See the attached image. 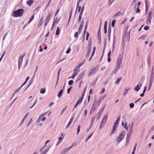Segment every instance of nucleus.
<instances>
[{"mask_svg":"<svg viewBox=\"0 0 154 154\" xmlns=\"http://www.w3.org/2000/svg\"><path fill=\"white\" fill-rule=\"evenodd\" d=\"M87 24H86V25L85 27V29H84V35H83L84 38H83V41H84L85 39V35L86 33V29H87Z\"/></svg>","mask_w":154,"mask_h":154,"instance_id":"obj_22","label":"nucleus"},{"mask_svg":"<svg viewBox=\"0 0 154 154\" xmlns=\"http://www.w3.org/2000/svg\"><path fill=\"white\" fill-rule=\"evenodd\" d=\"M95 72L94 71V69L92 70H91L90 72L89 73L88 75H91L94 74V73H95Z\"/></svg>","mask_w":154,"mask_h":154,"instance_id":"obj_31","label":"nucleus"},{"mask_svg":"<svg viewBox=\"0 0 154 154\" xmlns=\"http://www.w3.org/2000/svg\"><path fill=\"white\" fill-rule=\"evenodd\" d=\"M123 54V53L119 54L118 57L116 61V66L113 71L112 73L116 74L120 69L121 66L122 65Z\"/></svg>","mask_w":154,"mask_h":154,"instance_id":"obj_1","label":"nucleus"},{"mask_svg":"<svg viewBox=\"0 0 154 154\" xmlns=\"http://www.w3.org/2000/svg\"><path fill=\"white\" fill-rule=\"evenodd\" d=\"M151 19L149 18H147V21L146 22V24L147 25H149L150 24L151 22Z\"/></svg>","mask_w":154,"mask_h":154,"instance_id":"obj_30","label":"nucleus"},{"mask_svg":"<svg viewBox=\"0 0 154 154\" xmlns=\"http://www.w3.org/2000/svg\"><path fill=\"white\" fill-rule=\"evenodd\" d=\"M48 22V21L46 20L45 21V23L44 24V26L45 27H46Z\"/></svg>","mask_w":154,"mask_h":154,"instance_id":"obj_53","label":"nucleus"},{"mask_svg":"<svg viewBox=\"0 0 154 154\" xmlns=\"http://www.w3.org/2000/svg\"><path fill=\"white\" fill-rule=\"evenodd\" d=\"M97 82V79H95L91 83V85L93 86H94Z\"/></svg>","mask_w":154,"mask_h":154,"instance_id":"obj_35","label":"nucleus"},{"mask_svg":"<svg viewBox=\"0 0 154 154\" xmlns=\"http://www.w3.org/2000/svg\"><path fill=\"white\" fill-rule=\"evenodd\" d=\"M116 21L115 20H112V26L113 27H114Z\"/></svg>","mask_w":154,"mask_h":154,"instance_id":"obj_46","label":"nucleus"},{"mask_svg":"<svg viewBox=\"0 0 154 154\" xmlns=\"http://www.w3.org/2000/svg\"><path fill=\"white\" fill-rule=\"evenodd\" d=\"M142 86V84L141 82H139V83L134 88V90L137 91H138L140 89Z\"/></svg>","mask_w":154,"mask_h":154,"instance_id":"obj_5","label":"nucleus"},{"mask_svg":"<svg viewBox=\"0 0 154 154\" xmlns=\"http://www.w3.org/2000/svg\"><path fill=\"white\" fill-rule=\"evenodd\" d=\"M106 95H105L104 97H101L98 100L100 102H101L103 100L105 97Z\"/></svg>","mask_w":154,"mask_h":154,"instance_id":"obj_29","label":"nucleus"},{"mask_svg":"<svg viewBox=\"0 0 154 154\" xmlns=\"http://www.w3.org/2000/svg\"><path fill=\"white\" fill-rule=\"evenodd\" d=\"M115 37H114L113 38V45H112V52H113V51L114 50V49H115Z\"/></svg>","mask_w":154,"mask_h":154,"instance_id":"obj_26","label":"nucleus"},{"mask_svg":"<svg viewBox=\"0 0 154 154\" xmlns=\"http://www.w3.org/2000/svg\"><path fill=\"white\" fill-rule=\"evenodd\" d=\"M121 80V78H118L117 81H116V82L115 83V84H118L119 83V82H120V80Z\"/></svg>","mask_w":154,"mask_h":154,"instance_id":"obj_47","label":"nucleus"},{"mask_svg":"<svg viewBox=\"0 0 154 154\" xmlns=\"http://www.w3.org/2000/svg\"><path fill=\"white\" fill-rule=\"evenodd\" d=\"M91 47L90 46V47H88V48L87 51L86 53V57H88L90 54V51L91 50Z\"/></svg>","mask_w":154,"mask_h":154,"instance_id":"obj_13","label":"nucleus"},{"mask_svg":"<svg viewBox=\"0 0 154 154\" xmlns=\"http://www.w3.org/2000/svg\"><path fill=\"white\" fill-rule=\"evenodd\" d=\"M82 28L83 27H82L81 26H79L78 31L79 32V33H81V31L82 29Z\"/></svg>","mask_w":154,"mask_h":154,"instance_id":"obj_45","label":"nucleus"},{"mask_svg":"<svg viewBox=\"0 0 154 154\" xmlns=\"http://www.w3.org/2000/svg\"><path fill=\"white\" fill-rule=\"evenodd\" d=\"M63 92V89L61 90L59 92L57 96L58 97H60L61 95H62Z\"/></svg>","mask_w":154,"mask_h":154,"instance_id":"obj_28","label":"nucleus"},{"mask_svg":"<svg viewBox=\"0 0 154 154\" xmlns=\"http://www.w3.org/2000/svg\"><path fill=\"white\" fill-rule=\"evenodd\" d=\"M129 140H126V143L125 144L126 146H127L128 145Z\"/></svg>","mask_w":154,"mask_h":154,"instance_id":"obj_63","label":"nucleus"},{"mask_svg":"<svg viewBox=\"0 0 154 154\" xmlns=\"http://www.w3.org/2000/svg\"><path fill=\"white\" fill-rule=\"evenodd\" d=\"M82 101V98H81V99H79V100H78L76 103L77 104H80L81 103Z\"/></svg>","mask_w":154,"mask_h":154,"instance_id":"obj_43","label":"nucleus"},{"mask_svg":"<svg viewBox=\"0 0 154 154\" xmlns=\"http://www.w3.org/2000/svg\"><path fill=\"white\" fill-rule=\"evenodd\" d=\"M84 75V73H83L82 74L81 73H80L78 77L77 80L78 81L80 80L81 78Z\"/></svg>","mask_w":154,"mask_h":154,"instance_id":"obj_25","label":"nucleus"},{"mask_svg":"<svg viewBox=\"0 0 154 154\" xmlns=\"http://www.w3.org/2000/svg\"><path fill=\"white\" fill-rule=\"evenodd\" d=\"M84 9V6H83L82 8V10L80 13V14L79 15H82V14H83V11Z\"/></svg>","mask_w":154,"mask_h":154,"instance_id":"obj_44","label":"nucleus"},{"mask_svg":"<svg viewBox=\"0 0 154 154\" xmlns=\"http://www.w3.org/2000/svg\"><path fill=\"white\" fill-rule=\"evenodd\" d=\"M33 3V0H29L26 2V4L29 6H30Z\"/></svg>","mask_w":154,"mask_h":154,"instance_id":"obj_15","label":"nucleus"},{"mask_svg":"<svg viewBox=\"0 0 154 154\" xmlns=\"http://www.w3.org/2000/svg\"><path fill=\"white\" fill-rule=\"evenodd\" d=\"M95 118V116H93L91 119V125H90V127H91L92 126V125L93 124V122L94 121V119Z\"/></svg>","mask_w":154,"mask_h":154,"instance_id":"obj_19","label":"nucleus"},{"mask_svg":"<svg viewBox=\"0 0 154 154\" xmlns=\"http://www.w3.org/2000/svg\"><path fill=\"white\" fill-rule=\"evenodd\" d=\"M152 12H149V16H148V18H149L151 19V18H152Z\"/></svg>","mask_w":154,"mask_h":154,"instance_id":"obj_54","label":"nucleus"},{"mask_svg":"<svg viewBox=\"0 0 154 154\" xmlns=\"http://www.w3.org/2000/svg\"><path fill=\"white\" fill-rule=\"evenodd\" d=\"M117 127V126H116L113 125L112 128L111 130V132L110 135H111L114 133L115 131L116 130Z\"/></svg>","mask_w":154,"mask_h":154,"instance_id":"obj_10","label":"nucleus"},{"mask_svg":"<svg viewBox=\"0 0 154 154\" xmlns=\"http://www.w3.org/2000/svg\"><path fill=\"white\" fill-rule=\"evenodd\" d=\"M122 15V13L121 12H118L116 13L115 15L113 17V18H115L116 17L118 16L121 15Z\"/></svg>","mask_w":154,"mask_h":154,"instance_id":"obj_23","label":"nucleus"},{"mask_svg":"<svg viewBox=\"0 0 154 154\" xmlns=\"http://www.w3.org/2000/svg\"><path fill=\"white\" fill-rule=\"evenodd\" d=\"M125 132L123 131L119 134L117 139V141L118 142H120L124 138L125 135Z\"/></svg>","mask_w":154,"mask_h":154,"instance_id":"obj_3","label":"nucleus"},{"mask_svg":"<svg viewBox=\"0 0 154 154\" xmlns=\"http://www.w3.org/2000/svg\"><path fill=\"white\" fill-rule=\"evenodd\" d=\"M129 106L131 108H132L134 107V104L133 103H131L129 104Z\"/></svg>","mask_w":154,"mask_h":154,"instance_id":"obj_49","label":"nucleus"},{"mask_svg":"<svg viewBox=\"0 0 154 154\" xmlns=\"http://www.w3.org/2000/svg\"><path fill=\"white\" fill-rule=\"evenodd\" d=\"M80 33H79L78 32H75L74 35V37L76 38H77L78 37V35L80 34Z\"/></svg>","mask_w":154,"mask_h":154,"instance_id":"obj_37","label":"nucleus"},{"mask_svg":"<svg viewBox=\"0 0 154 154\" xmlns=\"http://www.w3.org/2000/svg\"><path fill=\"white\" fill-rule=\"evenodd\" d=\"M24 12L23 9H19L15 11L13 14L14 16L15 17H20L23 14Z\"/></svg>","mask_w":154,"mask_h":154,"instance_id":"obj_2","label":"nucleus"},{"mask_svg":"<svg viewBox=\"0 0 154 154\" xmlns=\"http://www.w3.org/2000/svg\"><path fill=\"white\" fill-rule=\"evenodd\" d=\"M115 0H109L108 2V4L109 5H110Z\"/></svg>","mask_w":154,"mask_h":154,"instance_id":"obj_34","label":"nucleus"},{"mask_svg":"<svg viewBox=\"0 0 154 154\" xmlns=\"http://www.w3.org/2000/svg\"><path fill=\"white\" fill-rule=\"evenodd\" d=\"M120 117L119 116L118 117L116 121L114 123L113 125L117 127V125L119 124V121H120Z\"/></svg>","mask_w":154,"mask_h":154,"instance_id":"obj_11","label":"nucleus"},{"mask_svg":"<svg viewBox=\"0 0 154 154\" xmlns=\"http://www.w3.org/2000/svg\"><path fill=\"white\" fill-rule=\"evenodd\" d=\"M93 133H91L90 134V135L87 137L85 140V141L87 142L88 140L90 139V138L93 135Z\"/></svg>","mask_w":154,"mask_h":154,"instance_id":"obj_24","label":"nucleus"},{"mask_svg":"<svg viewBox=\"0 0 154 154\" xmlns=\"http://www.w3.org/2000/svg\"><path fill=\"white\" fill-rule=\"evenodd\" d=\"M70 149L69 148H64L60 152V154H65Z\"/></svg>","mask_w":154,"mask_h":154,"instance_id":"obj_8","label":"nucleus"},{"mask_svg":"<svg viewBox=\"0 0 154 154\" xmlns=\"http://www.w3.org/2000/svg\"><path fill=\"white\" fill-rule=\"evenodd\" d=\"M132 133H130V132H128L127 134L126 135V140H129L130 138V137L132 135Z\"/></svg>","mask_w":154,"mask_h":154,"instance_id":"obj_17","label":"nucleus"},{"mask_svg":"<svg viewBox=\"0 0 154 154\" xmlns=\"http://www.w3.org/2000/svg\"><path fill=\"white\" fill-rule=\"evenodd\" d=\"M85 63V60H84L82 63L78 65V66L75 68H77V69H78V68L80 67L82 65H83Z\"/></svg>","mask_w":154,"mask_h":154,"instance_id":"obj_27","label":"nucleus"},{"mask_svg":"<svg viewBox=\"0 0 154 154\" xmlns=\"http://www.w3.org/2000/svg\"><path fill=\"white\" fill-rule=\"evenodd\" d=\"M130 89V88H125L124 89L123 95V96H125L126 94L127 93L128 91Z\"/></svg>","mask_w":154,"mask_h":154,"instance_id":"obj_18","label":"nucleus"},{"mask_svg":"<svg viewBox=\"0 0 154 154\" xmlns=\"http://www.w3.org/2000/svg\"><path fill=\"white\" fill-rule=\"evenodd\" d=\"M40 92V93H41L42 94H44L45 92V89H44V88L41 89Z\"/></svg>","mask_w":154,"mask_h":154,"instance_id":"obj_41","label":"nucleus"},{"mask_svg":"<svg viewBox=\"0 0 154 154\" xmlns=\"http://www.w3.org/2000/svg\"><path fill=\"white\" fill-rule=\"evenodd\" d=\"M58 22V21H57V20H55L53 22V23L52 26V27L51 28V29H52L53 28L54 26V24L55 23H57Z\"/></svg>","mask_w":154,"mask_h":154,"instance_id":"obj_48","label":"nucleus"},{"mask_svg":"<svg viewBox=\"0 0 154 154\" xmlns=\"http://www.w3.org/2000/svg\"><path fill=\"white\" fill-rule=\"evenodd\" d=\"M25 56V55H20L19 57L18 58V63L20 65H22L23 61V57Z\"/></svg>","mask_w":154,"mask_h":154,"instance_id":"obj_6","label":"nucleus"},{"mask_svg":"<svg viewBox=\"0 0 154 154\" xmlns=\"http://www.w3.org/2000/svg\"><path fill=\"white\" fill-rule=\"evenodd\" d=\"M60 31V30L59 29V28L58 27L57 28V29L56 30V35H57L59 34V32Z\"/></svg>","mask_w":154,"mask_h":154,"instance_id":"obj_32","label":"nucleus"},{"mask_svg":"<svg viewBox=\"0 0 154 154\" xmlns=\"http://www.w3.org/2000/svg\"><path fill=\"white\" fill-rule=\"evenodd\" d=\"M38 66H37L36 67V69H35V70L34 72V75H33V79H34V76H35V73L36 72H37V69H38Z\"/></svg>","mask_w":154,"mask_h":154,"instance_id":"obj_57","label":"nucleus"},{"mask_svg":"<svg viewBox=\"0 0 154 154\" xmlns=\"http://www.w3.org/2000/svg\"><path fill=\"white\" fill-rule=\"evenodd\" d=\"M73 83V81L72 80H70L68 82V85H71Z\"/></svg>","mask_w":154,"mask_h":154,"instance_id":"obj_51","label":"nucleus"},{"mask_svg":"<svg viewBox=\"0 0 154 154\" xmlns=\"http://www.w3.org/2000/svg\"><path fill=\"white\" fill-rule=\"evenodd\" d=\"M34 17V15H32V17L29 20V21L28 23V24H29L33 20Z\"/></svg>","mask_w":154,"mask_h":154,"instance_id":"obj_33","label":"nucleus"},{"mask_svg":"<svg viewBox=\"0 0 154 154\" xmlns=\"http://www.w3.org/2000/svg\"><path fill=\"white\" fill-rule=\"evenodd\" d=\"M149 27L148 26H145L144 27V29L145 30H147L149 29Z\"/></svg>","mask_w":154,"mask_h":154,"instance_id":"obj_64","label":"nucleus"},{"mask_svg":"<svg viewBox=\"0 0 154 154\" xmlns=\"http://www.w3.org/2000/svg\"><path fill=\"white\" fill-rule=\"evenodd\" d=\"M47 146L45 144V145L42 147L39 150L41 152L44 149V148Z\"/></svg>","mask_w":154,"mask_h":154,"instance_id":"obj_50","label":"nucleus"},{"mask_svg":"<svg viewBox=\"0 0 154 154\" xmlns=\"http://www.w3.org/2000/svg\"><path fill=\"white\" fill-rule=\"evenodd\" d=\"M101 103H100L98 100H97L95 101L93 103V104L96 106V107L99 106Z\"/></svg>","mask_w":154,"mask_h":154,"instance_id":"obj_14","label":"nucleus"},{"mask_svg":"<svg viewBox=\"0 0 154 154\" xmlns=\"http://www.w3.org/2000/svg\"><path fill=\"white\" fill-rule=\"evenodd\" d=\"M140 12V10L139 9V6H138L136 10V13H139Z\"/></svg>","mask_w":154,"mask_h":154,"instance_id":"obj_55","label":"nucleus"},{"mask_svg":"<svg viewBox=\"0 0 154 154\" xmlns=\"http://www.w3.org/2000/svg\"><path fill=\"white\" fill-rule=\"evenodd\" d=\"M154 72H153V69H152V72H151V75L150 79V80H152L153 81V79L154 78V75H153Z\"/></svg>","mask_w":154,"mask_h":154,"instance_id":"obj_20","label":"nucleus"},{"mask_svg":"<svg viewBox=\"0 0 154 154\" xmlns=\"http://www.w3.org/2000/svg\"><path fill=\"white\" fill-rule=\"evenodd\" d=\"M107 116L108 114H107L104 115L100 126V129H101L103 127L106 121Z\"/></svg>","mask_w":154,"mask_h":154,"instance_id":"obj_4","label":"nucleus"},{"mask_svg":"<svg viewBox=\"0 0 154 154\" xmlns=\"http://www.w3.org/2000/svg\"><path fill=\"white\" fill-rule=\"evenodd\" d=\"M73 119H74L73 117H71L69 121V123L67 124V126L66 127V129L68 128L70 126V125H71V124L73 121Z\"/></svg>","mask_w":154,"mask_h":154,"instance_id":"obj_9","label":"nucleus"},{"mask_svg":"<svg viewBox=\"0 0 154 154\" xmlns=\"http://www.w3.org/2000/svg\"><path fill=\"white\" fill-rule=\"evenodd\" d=\"M97 107L93 104L92 107L91 108V112H94L95 110V109Z\"/></svg>","mask_w":154,"mask_h":154,"instance_id":"obj_21","label":"nucleus"},{"mask_svg":"<svg viewBox=\"0 0 154 154\" xmlns=\"http://www.w3.org/2000/svg\"><path fill=\"white\" fill-rule=\"evenodd\" d=\"M145 4H146V10H145V12L146 13V12H148V6L147 5L146 1V2Z\"/></svg>","mask_w":154,"mask_h":154,"instance_id":"obj_42","label":"nucleus"},{"mask_svg":"<svg viewBox=\"0 0 154 154\" xmlns=\"http://www.w3.org/2000/svg\"><path fill=\"white\" fill-rule=\"evenodd\" d=\"M70 50H71L70 48H68V49L66 51V53L67 54L69 53Z\"/></svg>","mask_w":154,"mask_h":154,"instance_id":"obj_60","label":"nucleus"},{"mask_svg":"<svg viewBox=\"0 0 154 154\" xmlns=\"http://www.w3.org/2000/svg\"><path fill=\"white\" fill-rule=\"evenodd\" d=\"M77 145V143L76 142L73 143L71 146L69 147L70 149L72 148L74 146H76Z\"/></svg>","mask_w":154,"mask_h":154,"instance_id":"obj_39","label":"nucleus"},{"mask_svg":"<svg viewBox=\"0 0 154 154\" xmlns=\"http://www.w3.org/2000/svg\"><path fill=\"white\" fill-rule=\"evenodd\" d=\"M89 33L88 32H87V35H86V40H88V37L89 36Z\"/></svg>","mask_w":154,"mask_h":154,"instance_id":"obj_61","label":"nucleus"},{"mask_svg":"<svg viewBox=\"0 0 154 154\" xmlns=\"http://www.w3.org/2000/svg\"><path fill=\"white\" fill-rule=\"evenodd\" d=\"M133 129V127H130L129 128V132H130V133H132Z\"/></svg>","mask_w":154,"mask_h":154,"instance_id":"obj_52","label":"nucleus"},{"mask_svg":"<svg viewBox=\"0 0 154 154\" xmlns=\"http://www.w3.org/2000/svg\"><path fill=\"white\" fill-rule=\"evenodd\" d=\"M95 47H94V49L93 51V52H92V55H91V57H93V56H94V52H95Z\"/></svg>","mask_w":154,"mask_h":154,"instance_id":"obj_56","label":"nucleus"},{"mask_svg":"<svg viewBox=\"0 0 154 154\" xmlns=\"http://www.w3.org/2000/svg\"><path fill=\"white\" fill-rule=\"evenodd\" d=\"M80 128L81 127L79 125L78 126L77 129V132L76 133L77 135H78V134L80 132Z\"/></svg>","mask_w":154,"mask_h":154,"instance_id":"obj_40","label":"nucleus"},{"mask_svg":"<svg viewBox=\"0 0 154 154\" xmlns=\"http://www.w3.org/2000/svg\"><path fill=\"white\" fill-rule=\"evenodd\" d=\"M51 0H50L49 1V2H48V4H47V5H46V8H45V9H46V8H47V7H48V6L50 4V3H51Z\"/></svg>","mask_w":154,"mask_h":154,"instance_id":"obj_58","label":"nucleus"},{"mask_svg":"<svg viewBox=\"0 0 154 154\" xmlns=\"http://www.w3.org/2000/svg\"><path fill=\"white\" fill-rule=\"evenodd\" d=\"M43 23V21L42 20V18L40 20L38 23L37 25V27L38 28H40L41 26L42 25Z\"/></svg>","mask_w":154,"mask_h":154,"instance_id":"obj_16","label":"nucleus"},{"mask_svg":"<svg viewBox=\"0 0 154 154\" xmlns=\"http://www.w3.org/2000/svg\"><path fill=\"white\" fill-rule=\"evenodd\" d=\"M153 81L152 80H149V86L151 87L152 84L153 82Z\"/></svg>","mask_w":154,"mask_h":154,"instance_id":"obj_59","label":"nucleus"},{"mask_svg":"<svg viewBox=\"0 0 154 154\" xmlns=\"http://www.w3.org/2000/svg\"><path fill=\"white\" fill-rule=\"evenodd\" d=\"M61 70H62V69L61 68H60L58 70L57 72V78H59V75L60 74V71H61Z\"/></svg>","mask_w":154,"mask_h":154,"instance_id":"obj_36","label":"nucleus"},{"mask_svg":"<svg viewBox=\"0 0 154 154\" xmlns=\"http://www.w3.org/2000/svg\"><path fill=\"white\" fill-rule=\"evenodd\" d=\"M79 71V69H78L77 68H75L74 69V72L72 74V75L75 77L76 76Z\"/></svg>","mask_w":154,"mask_h":154,"instance_id":"obj_7","label":"nucleus"},{"mask_svg":"<svg viewBox=\"0 0 154 154\" xmlns=\"http://www.w3.org/2000/svg\"><path fill=\"white\" fill-rule=\"evenodd\" d=\"M102 112V111H99L98 112V113L97 114V116H99V118H97V120H98L100 119V115L101 114V113Z\"/></svg>","mask_w":154,"mask_h":154,"instance_id":"obj_38","label":"nucleus"},{"mask_svg":"<svg viewBox=\"0 0 154 154\" xmlns=\"http://www.w3.org/2000/svg\"><path fill=\"white\" fill-rule=\"evenodd\" d=\"M52 14L51 13H49L48 15L45 20L49 22L51 19Z\"/></svg>","mask_w":154,"mask_h":154,"instance_id":"obj_12","label":"nucleus"},{"mask_svg":"<svg viewBox=\"0 0 154 154\" xmlns=\"http://www.w3.org/2000/svg\"><path fill=\"white\" fill-rule=\"evenodd\" d=\"M40 9V8L39 7H38L35 9V11H37L38 12L39 10Z\"/></svg>","mask_w":154,"mask_h":154,"instance_id":"obj_62","label":"nucleus"}]
</instances>
